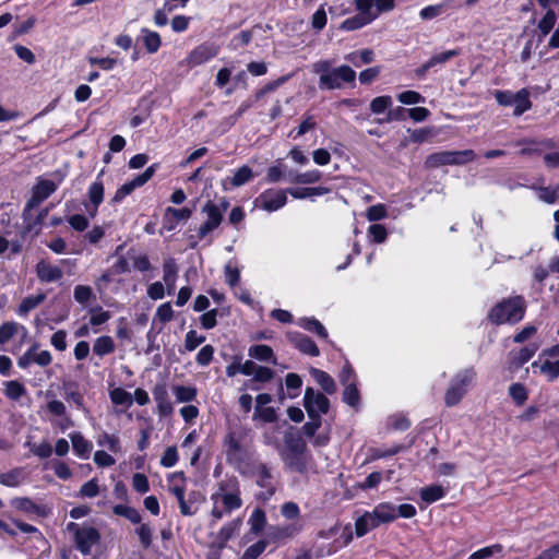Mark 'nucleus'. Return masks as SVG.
<instances>
[{
    "mask_svg": "<svg viewBox=\"0 0 559 559\" xmlns=\"http://www.w3.org/2000/svg\"><path fill=\"white\" fill-rule=\"evenodd\" d=\"M213 508L211 510L210 526L217 524L226 514L242 507L240 484L237 477L223 479L217 485V490L211 495Z\"/></svg>",
    "mask_w": 559,
    "mask_h": 559,
    "instance_id": "f257e3e1",
    "label": "nucleus"
},
{
    "mask_svg": "<svg viewBox=\"0 0 559 559\" xmlns=\"http://www.w3.org/2000/svg\"><path fill=\"white\" fill-rule=\"evenodd\" d=\"M313 72L319 74L320 90H338L344 84H353L356 72L347 64L332 68L330 60H320L313 63Z\"/></svg>",
    "mask_w": 559,
    "mask_h": 559,
    "instance_id": "f03ea898",
    "label": "nucleus"
},
{
    "mask_svg": "<svg viewBox=\"0 0 559 559\" xmlns=\"http://www.w3.org/2000/svg\"><path fill=\"white\" fill-rule=\"evenodd\" d=\"M524 313L525 300L522 296H515L497 304L490 310L488 319L497 325L516 323L523 319Z\"/></svg>",
    "mask_w": 559,
    "mask_h": 559,
    "instance_id": "7ed1b4c3",
    "label": "nucleus"
},
{
    "mask_svg": "<svg viewBox=\"0 0 559 559\" xmlns=\"http://www.w3.org/2000/svg\"><path fill=\"white\" fill-rule=\"evenodd\" d=\"M67 531L73 534L75 547L84 556L90 555L93 546L100 540L98 530L90 525L70 522L67 524Z\"/></svg>",
    "mask_w": 559,
    "mask_h": 559,
    "instance_id": "20e7f679",
    "label": "nucleus"
},
{
    "mask_svg": "<svg viewBox=\"0 0 559 559\" xmlns=\"http://www.w3.org/2000/svg\"><path fill=\"white\" fill-rule=\"evenodd\" d=\"M476 153L473 150L443 151L430 154L425 162L429 168H438L445 165H464L473 162Z\"/></svg>",
    "mask_w": 559,
    "mask_h": 559,
    "instance_id": "39448f33",
    "label": "nucleus"
},
{
    "mask_svg": "<svg viewBox=\"0 0 559 559\" xmlns=\"http://www.w3.org/2000/svg\"><path fill=\"white\" fill-rule=\"evenodd\" d=\"M474 377L473 369H465L454 376L444 394V403L448 407L455 406L461 402Z\"/></svg>",
    "mask_w": 559,
    "mask_h": 559,
    "instance_id": "423d86ee",
    "label": "nucleus"
},
{
    "mask_svg": "<svg viewBox=\"0 0 559 559\" xmlns=\"http://www.w3.org/2000/svg\"><path fill=\"white\" fill-rule=\"evenodd\" d=\"M530 91L521 88L519 92L496 91L493 96L500 106H514L513 115L519 117L532 108Z\"/></svg>",
    "mask_w": 559,
    "mask_h": 559,
    "instance_id": "0eeeda50",
    "label": "nucleus"
},
{
    "mask_svg": "<svg viewBox=\"0 0 559 559\" xmlns=\"http://www.w3.org/2000/svg\"><path fill=\"white\" fill-rule=\"evenodd\" d=\"M57 188L58 186L52 180L38 178L36 185L32 188V197L24 206L22 214L24 221L29 219L32 210L39 206Z\"/></svg>",
    "mask_w": 559,
    "mask_h": 559,
    "instance_id": "6e6552de",
    "label": "nucleus"
},
{
    "mask_svg": "<svg viewBox=\"0 0 559 559\" xmlns=\"http://www.w3.org/2000/svg\"><path fill=\"white\" fill-rule=\"evenodd\" d=\"M304 406L308 416L326 414L330 408L329 399L321 392L308 386L305 390Z\"/></svg>",
    "mask_w": 559,
    "mask_h": 559,
    "instance_id": "1a4fd4ad",
    "label": "nucleus"
},
{
    "mask_svg": "<svg viewBox=\"0 0 559 559\" xmlns=\"http://www.w3.org/2000/svg\"><path fill=\"white\" fill-rule=\"evenodd\" d=\"M253 475L255 477L257 485L262 488V490L257 496L258 499L263 501L271 499V497L275 493V485L271 469L266 464L259 463L254 466Z\"/></svg>",
    "mask_w": 559,
    "mask_h": 559,
    "instance_id": "9d476101",
    "label": "nucleus"
},
{
    "mask_svg": "<svg viewBox=\"0 0 559 559\" xmlns=\"http://www.w3.org/2000/svg\"><path fill=\"white\" fill-rule=\"evenodd\" d=\"M157 164L147 167L142 174L134 177L132 180L123 183L115 193L112 198L114 203L121 202L127 195L131 194L134 189L144 186L155 174Z\"/></svg>",
    "mask_w": 559,
    "mask_h": 559,
    "instance_id": "9b49d317",
    "label": "nucleus"
},
{
    "mask_svg": "<svg viewBox=\"0 0 559 559\" xmlns=\"http://www.w3.org/2000/svg\"><path fill=\"white\" fill-rule=\"evenodd\" d=\"M396 0H355V8L360 13H367L374 21L381 13L394 10Z\"/></svg>",
    "mask_w": 559,
    "mask_h": 559,
    "instance_id": "f8f14e48",
    "label": "nucleus"
},
{
    "mask_svg": "<svg viewBox=\"0 0 559 559\" xmlns=\"http://www.w3.org/2000/svg\"><path fill=\"white\" fill-rule=\"evenodd\" d=\"M202 213L206 214L205 222L199 227L197 234L200 239H204L209 234L215 230L223 222V215L216 209L212 201H207L203 207Z\"/></svg>",
    "mask_w": 559,
    "mask_h": 559,
    "instance_id": "ddd939ff",
    "label": "nucleus"
},
{
    "mask_svg": "<svg viewBox=\"0 0 559 559\" xmlns=\"http://www.w3.org/2000/svg\"><path fill=\"white\" fill-rule=\"evenodd\" d=\"M301 528V524L298 523L271 526L266 533L265 542L267 544H284L295 537Z\"/></svg>",
    "mask_w": 559,
    "mask_h": 559,
    "instance_id": "4468645a",
    "label": "nucleus"
},
{
    "mask_svg": "<svg viewBox=\"0 0 559 559\" xmlns=\"http://www.w3.org/2000/svg\"><path fill=\"white\" fill-rule=\"evenodd\" d=\"M286 192L287 190H265L255 199V204L267 212L277 211L286 204Z\"/></svg>",
    "mask_w": 559,
    "mask_h": 559,
    "instance_id": "2eb2a0df",
    "label": "nucleus"
},
{
    "mask_svg": "<svg viewBox=\"0 0 559 559\" xmlns=\"http://www.w3.org/2000/svg\"><path fill=\"white\" fill-rule=\"evenodd\" d=\"M39 345L33 344L17 360V366L22 369L27 368L31 364L46 367L51 364L52 356L48 350L38 352Z\"/></svg>",
    "mask_w": 559,
    "mask_h": 559,
    "instance_id": "dca6fc26",
    "label": "nucleus"
},
{
    "mask_svg": "<svg viewBox=\"0 0 559 559\" xmlns=\"http://www.w3.org/2000/svg\"><path fill=\"white\" fill-rule=\"evenodd\" d=\"M219 47L213 43H203L197 46L186 58L185 62L189 67L203 64L218 55Z\"/></svg>",
    "mask_w": 559,
    "mask_h": 559,
    "instance_id": "f3484780",
    "label": "nucleus"
},
{
    "mask_svg": "<svg viewBox=\"0 0 559 559\" xmlns=\"http://www.w3.org/2000/svg\"><path fill=\"white\" fill-rule=\"evenodd\" d=\"M289 341L302 354L317 357L320 355L317 344L306 334L294 333L288 335Z\"/></svg>",
    "mask_w": 559,
    "mask_h": 559,
    "instance_id": "a211bd4d",
    "label": "nucleus"
},
{
    "mask_svg": "<svg viewBox=\"0 0 559 559\" xmlns=\"http://www.w3.org/2000/svg\"><path fill=\"white\" fill-rule=\"evenodd\" d=\"M36 274L40 282L52 283L63 276V271L61 267L41 260L36 264Z\"/></svg>",
    "mask_w": 559,
    "mask_h": 559,
    "instance_id": "6ab92c4d",
    "label": "nucleus"
},
{
    "mask_svg": "<svg viewBox=\"0 0 559 559\" xmlns=\"http://www.w3.org/2000/svg\"><path fill=\"white\" fill-rule=\"evenodd\" d=\"M104 170H102L98 176L97 180L93 182L88 188V199L91 201V204L93 206V210H88V213L92 217H94L97 213V207L104 200V183L100 180V177L103 176Z\"/></svg>",
    "mask_w": 559,
    "mask_h": 559,
    "instance_id": "aec40b11",
    "label": "nucleus"
},
{
    "mask_svg": "<svg viewBox=\"0 0 559 559\" xmlns=\"http://www.w3.org/2000/svg\"><path fill=\"white\" fill-rule=\"evenodd\" d=\"M538 345L530 344L520 350L510 352V365L511 367L519 369L526 364L537 352Z\"/></svg>",
    "mask_w": 559,
    "mask_h": 559,
    "instance_id": "412c9836",
    "label": "nucleus"
},
{
    "mask_svg": "<svg viewBox=\"0 0 559 559\" xmlns=\"http://www.w3.org/2000/svg\"><path fill=\"white\" fill-rule=\"evenodd\" d=\"M154 400L157 403L158 413L162 416H168L173 413V404L168 399L166 386L163 384L155 385L153 390Z\"/></svg>",
    "mask_w": 559,
    "mask_h": 559,
    "instance_id": "4be33fe9",
    "label": "nucleus"
},
{
    "mask_svg": "<svg viewBox=\"0 0 559 559\" xmlns=\"http://www.w3.org/2000/svg\"><path fill=\"white\" fill-rule=\"evenodd\" d=\"M283 460L290 469L300 474L307 472L309 462V455L307 452H300L298 454L284 453Z\"/></svg>",
    "mask_w": 559,
    "mask_h": 559,
    "instance_id": "5701e85b",
    "label": "nucleus"
},
{
    "mask_svg": "<svg viewBox=\"0 0 559 559\" xmlns=\"http://www.w3.org/2000/svg\"><path fill=\"white\" fill-rule=\"evenodd\" d=\"M379 525L393 522L396 518V508L389 502L379 503L371 511Z\"/></svg>",
    "mask_w": 559,
    "mask_h": 559,
    "instance_id": "b1692460",
    "label": "nucleus"
},
{
    "mask_svg": "<svg viewBox=\"0 0 559 559\" xmlns=\"http://www.w3.org/2000/svg\"><path fill=\"white\" fill-rule=\"evenodd\" d=\"M285 453L307 452V443L299 432L286 431L284 435Z\"/></svg>",
    "mask_w": 559,
    "mask_h": 559,
    "instance_id": "393cba45",
    "label": "nucleus"
},
{
    "mask_svg": "<svg viewBox=\"0 0 559 559\" xmlns=\"http://www.w3.org/2000/svg\"><path fill=\"white\" fill-rule=\"evenodd\" d=\"M241 523V519H236L225 524L216 535V545L224 548L227 542L239 531Z\"/></svg>",
    "mask_w": 559,
    "mask_h": 559,
    "instance_id": "a878e982",
    "label": "nucleus"
},
{
    "mask_svg": "<svg viewBox=\"0 0 559 559\" xmlns=\"http://www.w3.org/2000/svg\"><path fill=\"white\" fill-rule=\"evenodd\" d=\"M310 374L326 394H333L336 392V383L328 372L317 368H311Z\"/></svg>",
    "mask_w": 559,
    "mask_h": 559,
    "instance_id": "bb28decb",
    "label": "nucleus"
},
{
    "mask_svg": "<svg viewBox=\"0 0 559 559\" xmlns=\"http://www.w3.org/2000/svg\"><path fill=\"white\" fill-rule=\"evenodd\" d=\"M62 390L64 394V399L68 402H73L79 408L86 409L84 406V396L78 390V383L74 381H64L62 382Z\"/></svg>",
    "mask_w": 559,
    "mask_h": 559,
    "instance_id": "cd10ccee",
    "label": "nucleus"
},
{
    "mask_svg": "<svg viewBox=\"0 0 559 559\" xmlns=\"http://www.w3.org/2000/svg\"><path fill=\"white\" fill-rule=\"evenodd\" d=\"M12 506L17 510L27 513H36L40 516H46L48 514V510L46 507L36 504L29 498H14L12 500Z\"/></svg>",
    "mask_w": 559,
    "mask_h": 559,
    "instance_id": "c85d7f7f",
    "label": "nucleus"
},
{
    "mask_svg": "<svg viewBox=\"0 0 559 559\" xmlns=\"http://www.w3.org/2000/svg\"><path fill=\"white\" fill-rule=\"evenodd\" d=\"M248 354L251 358H254L259 361H267L272 362L273 365L277 364L274 352L269 345H253L249 347Z\"/></svg>",
    "mask_w": 559,
    "mask_h": 559,
    "instance_id": "c756f323",
    "label": "nucleus"
},
{
    "mask_svg": "<svg viewBox=\"0 0 559 559\" xmlns=\"http://www.w3.org/2000/svg\"><path fill=\"white\" fill-rule=\"evenodd\" d=\"M380 526L372 512H366L355 522V532L358 537L366 535L369 531Z\"/></svg>",
    "mask_w": 559,
    "mask_h": 559,
    "instance_id": "7c9ffc66",
    "label": "nucleus"
},
{
    "mask_svg": "<svg viewBox=\"0 0 559 559\" xmlns=\"http://www.w3.org/2000/svg\"><path fill=\"white\" fill-rule=\"evenodd\" d=\"M164 276L163 280L168 288V294H170L175 289V283L178 275V267L176 260L169 258L165 260L163 264Z\"/></svg>",
    "mask_w": 559,
    "mask_h": 559,
    "instance_id": "2f4dec72",
    "label": "nucleus"
},
{
    "mask_svg": "<svg viewBox=\"0 0 559 559\" xmlns=\"http://www.w3.org/2000/svg\"><path fill=\"white\" fill-rule=\"evenodd\" d=\"M298 325L302 329L316 334L320 338H328V331L323 326V324L317 320L316 318H300L298 320Z\"/></svg>",
    "mask_w": 559,
    "mask_h": 559,
    "instance_id": "473e14b6",
    "label": "nucleus"
},
{
    "mask_svg": "<svg viewBox=\"0 0 559 559\" xmlns=\"http://www.w3.org/2000/svg\"><path fill=\"white\" fill-rule=\"evenodd\" d=\"M142 40L143 45L148 53H155L158 51L162 39L157 32L151 31L148 28H142Z\"/></svg>",
    "mask_w": 559,
    "mask_h": 559,
    "instance_id": "72a5a7b5",
    "label": "nucleus"
},
{
    "mask_svg": "<svg viewBox=\"0 0 559 559\" xmlns=\"http://www.w3.org/2000/svg\"><path fill=\"white\" fill-rule=\"evenodd\" d=\"M371 22L372 21L367 13L359 12L358 14L343 21L340 28L348 32L356 31L370 24Z\"/></svg>",
    "mask_w": 559,
    "mask_h": 559,
    "instance_id": "f704fd0d",
    "label": "nucleus"
},
{
    "mask_svg": "<svg viewBox=\"0 0 559 559\" xmlns=\"http://www.w3.org/2000/svg\"><path fill=\"white\" fill-rule=\"evenodd\" d=\"M115 349H116L115 342H114L112 337H110L108 335L99 336L98 338L95 340L94 345H93L94 354L99 357L109 355V354L114 353Z\"/></svg>",
    "mask_w": 559,
    "mask_h": 559,
    "instance_id": "c9c22d12",
    "label": "nucleus"
},
{
    "mask_svg": "<svg viewBox=\"0 0 559 559\" xmlns=\"http://www.w3.org/2000/svg\"><path fill=\"white\" fill-rule=\"evenodd\" d=\"M224 444L226 447V455L229 461L240 460L243 453L242 445L234 433L226 436Z\"/></svg>",
    "mask_w": 559,
    "mask_h": 559,
    "instance_id": "e433bc0d",
    "label": "nucleus"
},
{
    "mask_svg": "<svg viewBox=\"0 0 559 559\" xmlns=\"http://www.w3.org/2000/svg\"><path fill=\"white\" fill-rule=\"evenodd\" d=\"M74 452L81 457H88L92 450V443L87 441L80 432L70 435Z\"/></svg>",
    "mask_w": 559,
    "mask_h": 559,
    "instance_id": "4c0bfd02",
    "label": "nucleus"
},
{
    "mask_svg": "<svg viewBox=\"0 0 559 559\" xmlns=\"http://www.w3.org/2000/svg\"><path fill=\"white\" fill-rule=\"evenodd\" d=\"M46 297L45 293L25 297L19 306L17 313L20 316H26L29 311L43 304Z\"/></svg>",
    "mask_w": 559,
    "mask_h": 559,
    "instance_id": "58836bf2",
    "label": "nucleus"
},
{
    "mask_svg": "<svg viewBox=\"0 0 559 559\" xmlns=\"http://www.w3.org/2000/svg\"><path fill=\"white\" fill-rule=\"evenodd\" d=\"M321 177V171L313 169L301 174H289V181L299 185H311L320 181Z\"/></svg>",
    "mask_w": 559,
    "mask_h": 559,
    "instance_id": "ea45409f",
    "label": "nucleus"
},
{
    "mask_svg": "<svg viewBox=\"0 0 559 559\" xmlns=\"http://www.w3.org/2000/svg\"><path fill=\"white\" fill-rule=\"evenodd\" d=\"M445 495V490L440 485H431L420 490V498L426 503H432L442 499Z\"/></svg>",
    "mask_w": 559,
    "mask_h": 559,
    "instance_id": "a19ab883",
    "label": "nucleus"
},
{
    "mask_svg": "<svg viewBox=\"0 0 559 559\" xmlns=\"http://www.w3.org/2000/svg\"><path fill=\"white\" fill-rule=\"evenodd\" d=\"M4 394L8 399L19 401L23 395L26 394L24 384L16 380H10L4 382Z\"/></svg>",
    "mask_w": 559,
    "mask_h": 559,
    "instance_id": "79ce46f5",
    "label": "nucleus"
},
{
    "mask_svg": "<svg viewBox=\"0 0 559 559\" xmlns=\"http://www.w3.org/2000/svg\"><path fill=\"white\" fill-rule=\"evenodd\" d=\"M557 21L556 12L552 9H548L543 19L538 22V29L540 32V39L547 36L554 28Z\"/></svg>",
    "mask_w": 559,
    "mask_h": 559,
    "instance_id": "37998d69",
    "label": "nucleus"
},
{
    "mask_svg": "<svg viewBox=\"0 0 559 559\" xmlns=\"http://www.w3.org/2000/svg\"><path fill=\"white\" fill-rule=\"evenodd\" d=\"M536 367H539L540 372L546 374L549 381H554L559 378V360H546L542 365H538L537 361H534L532 364V368Z\"/></svg>",
    "mask_w": 559,
    "mask_h": 559,
    "instance_id": "c03bdc74",
    "label": "nucleus"
},
{
    "mask_svg": "<svg viewBox=\"0 0 559 559\" xmlns=\"http://www.w3.org/2000/svg\"><path fill=\"white\" fill-rule=\"evenodd\" d=\"M24 480V473L21 468H14L0 475V484L8 487H16Z\"/></svg>",
    "mask_w": 559,
    "mask_h": 559,
    "instance_id": "a18cd8bd",
    "label": "nucleus"
},
{
    "mask_svg": "<svg viewBox=\"0 0 559 559\" xmlns=\"http://www.w3.org/2000/svg\"><path fill=\"white\" fill-rule=\"evenodd\" d=\"M252 178V169L249 166L243 165L235 171L234 176L230 179V183L233 187H240L249 182Z\"/></svg>",
    "mask_w": 559,
    "mask_h": 559,
    "instance_id": "49530a36",
    "label": "nucleus"
},
{
    "mask_svg": "<svg viewBox=\"0 0 559 559\" xmlns=\"http://www.w3.org/2000/svg\"><path fill=\"white\" fill-rule=\"evenodd\" d=\"M343 402L352 407H357L360 404V394L355 382H350L345 386Z\"/></svg>",
    "mask_w": 559,
    "mask_h": 559,
    "instance_id": "de8ad7c7",
    "label": "nucleus"
},
{
    "mask_svg": "<svg viewBox=\"0 0 559 559\" xmlns=\"http://www.w3.org/2000/svg\"><path fill=\"white\" fill-rule=\"evenodd\" d=\"M197 389L194 386L176 385L174 386V394L177 402L188 403L197 397Z\"/></svg>",
    "mask_w": 559,
    "mask_h": 559,
    "instance_id": "09e8293b",
    "label": "nucleus"
},
{
    "mask_svg": "<svg viewBox=\"0 0 559 559\" xmlns=\"http://www.w3.org/2000/svg\"><path fill=\"white\" fill-rule=\"evenodd\" d=\"M249 524L251 526V532L254 534H259L262 532L266 524L265 512L262 509H254L250 519Z\"/></svg>",
    "mask_w": 559,
    "mask_h": 559,
    "instance_id": "8fccbe9b",
    "label": "nucleus"
},
{
    "mask_svg": "<svg viewBox=\"0 0 559 559\" xmlns=\"http://www.w3.org/2000/svg\"><path fill=\"white\" fill-rule=\"evenodd\" d=\"M274 374L275 373L271 368L264 367V366H258L253 373V378L249 381L250 389L258 390L259 388H255L252 385L253 382H261V383L269 382L274 378Z\"/></svg>",
    "mask_w": 559,
    "mask_h": 559,
    "instance_id": "3c124183",
    "label": "nucleus"
},
{
    "mask_svg": "<svg viewBox=\"0 0 559 559\" xmlns=\"http://www.w3.org/2000/svg\"><path fill=\"white\" fill-rule=\"evenodd\" d=\"M110 400L116 405L131 406L133 399L131 393L122 388H116L109 393Z\"/></svg>",
    "mask_w": 559,
    "mask_h": 559,
    "instance_id": "603ef678",
    "label": "nucleus"
},
{
    "mask_svg": "<svg viewBox=\"0 0 559 559\" xmlns=\"http://www.w3.org/2000/svg\"><path fill=\"white\" fill-rule=\"evenodd\" d=\"M459 55H461L460 48L451 49V50H447V51H443L440 53H436L427 61L432 69V68H436L437 66H441V64L448 62L449 60H451L454 57H457Z\"/></svg>",
    "mask_w": 559,
    "mask_h": 559,
    "instance_id": "864d4df0",
    "label": "nucleus"
},
{
    "mask_svg": "<svg viewBox=\"0 0 559 559\" xmlns=\"http://www.w3.org/2000/svg\"><path fill=\"white\" fill-rule=\"evenodd\" d=\"M509 394L519 406L523 405L527 400V390L522 383L511 384Z\"/></svg>",
    "mask_w": 559,
    "mask_h": 559,
    "instance_id": "5fc2aeb1",
    "label": "nucleus"
},
{
    "mask_svg": "<svg viewBox=\"0 0 559 559\" xmlns=\"http://www.w3.org/2000/svg\"><path fill=\"white\" fill-rule=\"evenodd\" d=\"M135 533L140 539V544L144 549H148L152 546L153 531L146 523L141 524Z\"/></svg>",
    "mask_w": 559,
    "mask_h": 559,
    "instance_id": "6e6d98bb",
    "label": "nucleus"
},
{
    "mask_svg": "<svg viewBox=\"0 0 559 559\" xmlns=\"http://www.w3.org/2000/svg\"><path fill=\"white\" fill-rule=\"evenodd\" d=\"M392 106V98L389 95L378 96L370 103V110L373 114H382Z\"/></svg>",
    "mask_w": 559,
    "mask_h": 559,
    "instance_id": "4d7b16f0",
    "label": "nucleus"
},
{
    "mask_svg": "<svg viewBox=\"0 0 559 559\" xmlns=\"http://www.w3.org/2000/svg\"><path fill=\"white\" fill-rule=\"evenodd\" d=\"M535 190L538 192V198L540 201L547 203V204H554L558 200V188H551V187H539L535 188Z\"/></svg>",
    "mask_w": 559,
    "mask_h": 559,
    "instance_id": "13d9d810",
    "label": "nucleus"
},
{
    "mask_svg": "<svg viewBox=\"0 0 559 559\" xmlns=\"http://www.w3.org/2000/svg\"><path fill=\"white\" fill-rule=\"evenodd\" d=\"M205 342L204 335H199L195 330H190L186 334L185 348L188 352H193L199 345Z\"/></svg>",
    "mask_w": 559,
    "mask_h": 559,
    "instance_id": "bf43d9fd",
    "label": "nucleus"
},
{
    "mask_svg": "<svg viewBox=\"0 0 559 559\" xmlns=\"http://www.w3.org/2000/svg\"><path fill=\"white\" fill-rule=\"evenodd\" d=\"M179 460L178 451L175 445L166 448L164 451L162 459H160V465L164 467H173L177 464Z\"/></svg>",
    "mask_w": 559,
    "mask_h": 559,
    "instance_id": "052dcab7",
    "label": "nucleus"
},
{
    "mask_svg": "<svg viewBox=\"0 0 559 559\" xmlns=\"http://www.w3.org/2000/svg\"><path fill=\"white\" fill-rule=\"evenodd\" d=\"M267 542L265 539L259 540L249 546L240 559H257L266 548Z\"/></svg>",
    "mask_w": 559,
    "mask_h": 559,
    "instance_id": "680f3d73",
    "label": "nucleus"
},
{
    "mask_svg": "<svg viewBox=\"0 0 559 559\" xmlns=\"http://www.w3.org/2000/svg\"><path fill=\"white\" fill-rule=\"evenodd\" d=\"M73 296L79 304L85 305L94 297V294L90 286L78 285L74 287Z\"/></svg>",
    "mask_w": 559,
    "mask_h": 559,
    "instance_id": "e2e57ef3",
    "label": "nucleus"
},
{
    "mask_svg": "<svg viewBox=\"0 0 559 559\" xmlns=\"http://www.w3.org/2000/svg\"><path fill=\"white\" fill-rule=\"evenodd\" d=\"M502 551V546L500 544H496L492 546L484 547L475 552H473L468 559H487L492 557L495 554H499Z\"/></svg>",
    "mask_w": 559,
    "mask_h": 559,
    "instance_id": "0e129e2a",
    "label": "nucleus"
},
{
    "mask_svg": "<svg viewBox=\"0 0 559 559\" xmlns=\"http://www.w3.org/2000/svg\"><path fill=\"white\" fill-rule=\"evenodd\" d=\"M399 102L405 105H414L425 102V97L415 91H405L397 95Z\"/></svg>",
    "mask_w": 559,
    "mask_h": 559,
    "instance_id": "69168bd1",
    "label": "nucleus"
},
{
    "mask_svg": "<svg viewBox=\"0 0 559 559\" xmlns=\"http://www.w3.org/2000/svg\"><path fill=\"white\" fill-rule=\"evenodd\" d=\"M309 418L310 420L302 426L301 430L307 437L312 438L321 427L322 419L319 415H312L309 416Z\"/></svg>",
    "mask_w": 559,
    "mask_h": 559,
    "instance_id": "338daca9",
    "label": "nucleus"
},
{
    "mask_svg": "<svg viewBox=\"0 0 559 559\" xmlns=\"http://www.w3.org/2000/svg\"><path fill=\"white\" fill-rule=\"evenodd\" d=\"M447 9V5L443 3L436 5H428L419 12V15L423 20H432L439 15H441Z\"/></svg>",
    "mask_w": 559,
    "mask_h": 559,
    "instance_id": "774afa93",
    "label": "nucleus"
}]
</instances>
